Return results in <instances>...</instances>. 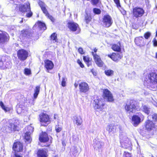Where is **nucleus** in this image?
Listing matches in <instances>:
<instances>
[{
    "label": "nucleus",
    "mask_w": 157,
    "mask_h": 157,
    "mask_svg": "<svg viewBox=\"0 0 157 157\" xmlns=\"http://www.w3.org/2000/svg\"><path fill=\"white\" fill-rule=\"evenodd\" d=\"M91 4L94 5H96L98 4L100 0H91Z\"/></svg>",
    "instance_id": "79ce46f5"
},
{
    "label": "nucleus",
    "mask_w": 157,
    "mask_h": 157,
    "mask_svg": "<svg viewBox=\"0 0 157 157\" xmlns=\"http://www.w3.org/2000/svg\"><path fill=\"white\" fill-rule=\"evenodd\" d=\"M0 105L5 111L7 112L9 110V108L6 107L2 101L0 102Z\"/></svg>",
    "instance_id": "f704fd0d"
},
{
    "label": "nucleus",
    "mask_w": 157,
    "mask_h": 157,
    "mask_svg": "<svg viewBox=\"0 0 157 157\" xmlns=\"http://www.w3.org/2000/svg\"><path fill=\"white\" fill-rule=\"evenodd\" d=\"M117 126L113 124H110L107 126L106 130L110 133H114L117 131Z\"/></svg>",
    "instance_id": "412c9836"
},
{
    "label": "nucleus",
    "mask_w": 157,
    "mask_h": 157,
    "mask_svg": "<svg viewBox=\"0 0 157 157\" xmlns=\"http://www.w3.org/2000/svg\"><path fill=\"white\" fill-rule=\"evenodd\" d=\"M156 58H157V53H156Z\"/></svg>",
    "instance_id": "69168bd1"
},
{
    "label": "nucleus",
    "mask_w": 157,
    "mask_h": 157,
    "mask_svg": "<svg viewBox=\"0 0 157 157\" xmlns=\"http://www.w3.org/2000/svg\"><path fill=\"white\" fill-rule=\"evenodd\" d=\"M140 118L137 115H134L132 118V123L134 126H136L140 122Z\"/></svg>",
    "instance_id": "b1692460"
},
{
    "label": "nucleus",
    "mask_w": 157,
    "mask_h": 157,
    "mask_svg": "<svg viewBox=\"0 0 157 157\" xmlns=\"http://www.w3.org/2000/svg\"><path fill=\"white\" fill-rule=\"evenodd\" d=\"M37 155L38 157H47L48 156L46 152L43 149L39 150Z\"/></svg>",
    "instance_id": "a878e982"
},
{
    "label": "nucleus",
    "mask_w": 157,
    "mask_h": 157,
    "mask_svg": "<svg viewBox=\"0 0 157 157\" xmlns=\"http://www.w3.org/2000/svg\"><path fill=\"white\" fill-rule=\"evenodd\" d=\"M97 50V49L96 48H95L94 49V52H96Z\"/></svg>",
    "instance_id": "680f3d73"
},
{
    "label": "nucleus",
    "mask_w": 157,
    "mask_h": 157,
    "mask_svg": "<svg viewBox=\"0 0 157 157\" xmlns=\"http://www.w3.org/2000/svg\"><path fill=\"white\" fill-rule=\"evenodd\" d=\"M39 4L44 13H46L47 10L45 7V4L41 1H39Z\"/></svg>",
    "instance_id": "c756f323"
},
{
    "label": "nucleus",
    "mask_w": 157,
    "mask_h": 157,
    "mask_svg": "<svg viewBox=\"0 0 157 157\" xmlns=\"http://www.w3.org/2000/svg\"><path fill=\"white\" fill-rule=\"evenodd\" d=\"M124 157H131V155L128 153H125V152L124 154Z\"/></svg>",
    "instance_id": "603ef678"
},
{
    "label": "nucleus",
    "mask_w": 157,
    "mask_h": 157,
    "mask_svg": "<svg viewBox=\"0 0 157 157\" xmlns=\"http://www.w3.org/2000/svg\"><path fill=\"white\" fill-rule=\"evenodd\" d=\"M40 86H36L34 90V98L36 99L38 95L39 94L40 91Z\"/></svg>",
    "instance_id": "2f4dec72"
},
{
    "label": "nucleus",
    "mask_w": 157,
    "mask_h": 157,
    "mask_svg": "<svg viewBox=\"0 0 157 157\" xmlns=\"http://www.w3.org/2000/svg\"><path fill=\"white\" fill-rule=\"evenodd\" d=\"M145 13L144 9L139 7H136L132 9V14L133 18H139L142 17Z\"/></svg>",
    "instance_id": "7ed1b4c3"
},
{
    "label": "nucleus",
    "mask_w": 157,
    "mask_h": 157,
    "mask_svg": "<svg viewBox=\"0 0 157 157\" xmlns=\"http://www.w3.org/2000/svg\"><path fill=\"white\" fill-rule=\"evenodd\" d=\"M62 129V128L61 127H59V126L56 125V130L57 132H59Z\"/></svg>",
    "instance_id": "de8ad7c7"
},
{
    "label": "nucleus",
    "mask_w": 157,
    "mask_h": 157,
    "mask_svg": "<svg viewBox=\"0 0 157 157\" xmlns=\"http://www.w3.org/2000/svg\"><path fill=\"white\" fill-rule=\"evenodd\" d=\"M105 74L108 76H111L113 75L114 71H113L110 70H107L105 71Z\"/></svg>",
    "instance_id": "473e14b6"
},
{
    "label": "nucleus",
    "mask_w": 157,
    "mask_h": 157,
    "mask_svg": "<svg viewBox=\"0 0 157 157\" xmlns=\"http://www.w3.org/2000/svg\"><path fill=\"white\" fill-rule=\"evenodd\" d=\"M11 157H22V155H20L17 153H15L14 155Z\"/></svg>",
    "instance_id": "4d7b16f0"
},
{
    "label": "nucleus",
    "mask_w": 157,
    "mask_h": 157,
    "mask_svg": "<svg viewBox=\"0 0 157 157\" xmlns=\"http://www.w3.org/2000/svg\"><path fill=\"white\" fill-rule=\"evenodd\" d=\"M114 2L116 3L117 8H119L121 7L119 0H114Z\"/></svg>",
    "instance_id": "c03bdc74"
},
{
    "label": "nucleus",
    "mask_w": 157,
    "mask_h": 157,
    "mask_svg": "<svg viewBox=\"0 0 157 157\" xmlns=\"http://www.w3.org/2000/svg\"><path fill=\"white\" fill-rule=\"evenodd\" d=\"M39 139L41 142H46L49 140V138L46 133L42 132L40 135Z\"/></svg>",
    "instance_id": "f3484780"
},
{
    "label": "nucleus",
    "mask_w": 157,
    "mask_h": 157,
    "mask_svg": "<svg viewBox=\"0 0 157 157\" xmlns=\"http://www.w3.org/2000/svg\"><path fill=\"white\" fill-rule=\"evenodd\" d=\"M78 51L79 53L81 54H84V52L83 51V49L82 48H79L78 50Z\"/></svg>",
    "instance_id": "8fccbe9b"
},
{
    "label": "nucleus",
    "mask_w": 157,
    "mask_h": 157,
    "mask_svg": "<svg viewBox=\"0 0 157 157\" xmlns=\"http://www.w3.org/2000/svg\"><path fill=\"white\" fill-rule=\"evenodd\" d=\"M111 48L114 51L120 52L121 51V44L120 43L113 44L112 45Z\"/></svg>",
    "instance_id": "bb28decb"
},
{
    "label": "nucleus",
    "mask_w": 157,
    "mask_h": 157,
    "mask_svg": "<svg viewBox=\"0 0 157 157\" xmlns=\"http://www.w3.org/2000/svg\"><path fill=\"white\" fill-rule=\"evenodd\" d=\"M44 66L47 71L48 72V71L53 69L54 67V64L52 61L46 60L44 61Z\"/></svg>",
    "instance_id": "aec40b11"
},
{
    "label": "nucleus",
    "mask_w": 157,
    "mask_h": 157,
    "mask_svg": "<svg viewBox=\"0 0 157 157\" xmlns=\"http://www.w3.org/2000/svg\"><path fill=\"white\" fill-rule=\"evenodd\" d=\"M148 79L147 83L150 86V89L155 90L157 87V75L154 73H150L148 76Z\"/></svg>",
    "instance_id": "f257e3e1"
},
{
    "label": "nucleus",
    "mask_w": 157,
    "mask_h": 157,
    "mask_svg": "<svg viewBox=\"0 0 157 157\" xmlns=\"http://www.w3.org/2000/svg\"><path fill=\"white\" fill-rule=\"evenodd\" d=\"M93 105L95 109H98L101 111L104 104L102 102L101 99L96 97L94 100Z\"/></svg>",
    "instance_id": "6e6552de"
},
{
    "label": "nucleus",
    "mask_w": 157,
    "mask_h": 157,
    "mask_svg": "<svg viewBox=\"0 0 157 157\" xmlns=\"http://www.w3.org/2000/svg\"><path fill=\"white\" fill-rule=\"evenodd\" d=\"M51 40L54 41V42H56L57 40V34L54 33H53L51 36Z\"/></svg>",
    "instance_id": "c9c22d12"
},
{
    "label": "nucleus",
    "mask_w": 157,
    "mask_h": 157,
    "mask_svg": "<svg viewBox=\"0 0 157 157\" xmlns=\"http://www.w3.org/2000/svg\"><path fill=\"white\" fill-rule=\"evenodd\" d=\"M103 25L106 27H110L112 24V20L111 17L109 15H105L103 19Z\"/></svg>",
    "instance_id": "9d476101"
},
{
    "label": "nucleus",
    "mask_w": 157,
    "mask_h": 157,
    "mask_svg": "<svg viewBox=\"0 0 157 157\" xmlns=\"http://www.w3.org/2000/svg\"><path fill=\"white\" fill-rule=\"evenodd\" d=\"M141 110L146 114L148 115L149 114L150 111V108L145 105H143L141 108Z\"/></svg>",
    "instance_id": "7c9ffc66"
},
{
    "label": "nucleus",
    "mask_w": 157,
    "mask_h": 157,
    "mask_svg": "<svg viewBox=\"0 0 157 157\" xmlns=\"http://www.w3.org/2000/svg\"><path fill=\"white\" fill-rule=\"evenodd\" d=\"M23 22V20H21V21H20V22H21H21Z\"/></svg>",
    "instance_id": "0e129e2a"
},
{
    "label": "nucleus",
    "mask_w": 157,
    "mask_h": 157,
    "mask_svg": "<svg viewBox=\"0 0 157 157\" xmlns=\"http://www.w3.org/2000/svg\"><path fill=\"white\" fill-rule=\"evenodd\" d=\"M7 34L6 33H3L0 31V42L4 43L8 40Z\"/></svg>",
    "instance_id": "5701e85b"
},
{
    "label": "nucleus",
    "mask_w": 157,
    "mask_h": 157,
    "mask_svg": "<svg viewBox=\"0 0 157 157\" xmlns=\"http://www.w3.org/2000/svg\"><path fill=\"white\" fill-rule=\"evenodd\" d=\"M73 122L77 125H79L82 124V121L80 116H75L73 117Z\"/></svg>",
    "instance_id": "393cba45"
},
{
    "label": "nucleus",
    "mask_w": 157,
    "mask_h": 157,
    "mask_svg": "<svg viewBox=\"0 0 157 157\" xmlns=\"http://www.w3.org/2000/svg\"><path fill=\"white\" fill-rule=\"evenodd\" d=\"M93 12L96 14H100L101 13V10L95 8L93 9Z\"/></svg>",
    "instance_id": "a19ab883"
},
{
    "label": "nucleus",
    "mask_w": 157,
    "mask_h": 157,
    "mask_svg": "<svg viewBox=\"0 0 157 157\" xmlns=\"http://www.w3.org/2000/svg\"><path fill=\"white\" fill-rule=\"evenodd\" d=\"M67 81V78L66 77L62 78V81L61 82V85L63 87H65L66 86V82Z\"/></svg>",
    "instance_id": "4c0bfd02"
},
{
    "label": "nucleus",
    "mask_w": 157,
    "mask_h": 157,
    "mask_svg": "<svg viewBox=\"0 0 157 157\" xmlns=\"http://www.w3.org/2000/svg\"><path fill=\"white\" fill-rule=\"evenodd\" d=\"M49 117L47 114L43 113L40 115V121L43 125L45 126V124H42V123H46L49 122Z\"/></svg>",
    "instance_id": "f8f14e48"
},
{
    "label": "nucleus",
    "mask_w": 157,
    "mask_h": 157,
    "mask_svg": "<svg viewBox=\"0 0 157 157\" xmlns=\"http://www.w3.org/2000/svg\"><path fill=\"white\" fill-rule=\"evenodd\" d=\"M28 131L26 132L31 134L34 131V128L31 125L27 127Z\"/></svg>",
    "instance_id": "e433bc0d"
},
{
    "label": "nucleus",
    "mask_w": 157,
    "mask_h": 157,
    "mask_svg": "<svg viewBox=\"0 0 157 157\" xmlns=\"http://www.w3.org/2000/svg\"><path fill=\"white\" fill-rule=\"evenodd\" d=\"M54 157H57V156H55Z\"/></svg>",
    "instance_id": "338daca9"
},
{
    "label": "nucleus",
    "mask_w": 157,
    "mask_h": 157,
    "mask_svg": "<svg viewBox=\"0 0 157 157\" xmlns=\"http://www.w3.org/2000/svg\"><path fill=\"white\" fill-rule=\"evenodd\" d=\"M27 12H28V13L26 14V16L28 17H31L33 15L32 12L30 10Z\"/></svg>",
    "instance_id": "09e8293b"
},
{
    "label": "nucleus",
    "mask_w": 157,
    "mask_h": 157,
    "mask_svg": "<svg viewBox=\"0 0 157 157\" xmlns=\"http://www.w3.org/2000/svg\"><path fill=\"white\" fill-rule=\"evenodd\" d=\"M28 32L27 30H23L21 32V34H23V36H25L27 35V33Z\"/></svg>",
    "instance_id": "3c124183"
},
{
    "label": "nucleus",
    "mask_w": 157,
    "mask_h": 157,
    "mask_svg": "<svg viewBox=\"0 0 157 157\" xmlns=\"http://www.w3.org/2000/svg\"><path fill=\"white\" fill-rule=\"evenodd\" d=\"M125 109L127 113L130 114L135 111L136 107L133 102L132 101L126 104Z\"/></svg>",
    "instance_id": "0eeeda50"
},
{
    "label": "nucleus",
    "mask_w": 157,
    "mask_h": 157,
    "mask_svg": "<svg viewBox=\"0 0 157 157\" xmlns=\"http://www.w3.org/2000/svg\"><path fill=\"white\" fill-rule=\"evenodd\" d=\"M79 65L82 68H83L84 67L83 64L82 63H80Z\"/></svg>",
    "instance_id": "13d9d810"
},
{
    "label": "nucleus",
    "mask_w": 157,
    "mask_h": 157,
    "mask_svg": "<svg viewBox=\"0 0 157 157\" xmlns=\"http://www.w3.org/2000/svg\"><path fill=\"white\" fill-rule=\"evenodd\" d=\"M92 19L91 14L90 13H86L85 15V21L86 23H88Z\"/></svg>",
    "instance_id": "c85d7f7f"
},
{
    "label": "nucleus",
    "mask_w": 157,
    "mask_h": 157,
    "mask_svg": "<svg viewBox=\"0 0 157 157\" xmlns=\"http://www.w3.org/2000/svg\"><path fill=\"white\" fill-rule=\"evenodd\" d=\"M0 68L1 69H3L4 68V67L3 66V63L2 61H0Z\"/></svg>",
    "instance_id": "5fc2aeb1"
},
{
    "label": "nucleus",
    "mask_w": 157,
    "mask_h": 157,
    "mask_svg": "<svg viewBox=\"0 0 157 157\" xmlns=\"http://www.w3.org/2000/svg\"><path fill=\"white\" fill-rule=\"evenodd\" d=\"M92 53L94 59L96 64L99 67H102L103 65V63L101 60L100 56L94 53L93 52H92Z\"/></svg>",
    "instance_id": "4468645a"
},
{
    "label": "nucleus",
    "mask_w": 157,
    "mask_h": 157,
    "mask_svg": "<svg viewBox=\"0 0 157 157\" xmlns=\"http://www.w3.org/2000/svg\"><path fill=\"white\" fill-rule=\"evenodd\" d=\"M77 63L79 64L82 62L81 60H80L79 59H78L77 60Z\"/></svg>",
    "instance_id": "bf43d9fd"
},
{
    "label": "nucleus",
    "mask_w": 157,
    "mask_h": 157,
    "mask_svg": "<svg viewBox=\"0 0 157 157\" xmlns=\"http://www.w3.org/2000/svg\"><path fill=\"white\" fill-rule=\"evenodd\" d=\"M120 142L121 146L125 148L131 145V143L128 138L127 137L126 134L123 132L120 135Z\"/></svg>",
    "instance_id": "f03ea898"
},
{
    "label": "nucleus",
    "mask_w": 157,
    "mask_h": 157,
    "mask_svg": "<svg viewBox=\"0 0 157 157\" xmlns=\"http://www.w3.org/2000/svg\"><path fill=\"white\" fill-rule=\"evenodd\" d=\"M153 45L154 46L157 47V40L155 39H154L153 40Z\"/></svg>",
    "instance_id": "6e6d98bb"
},
{
    "label": "nucleus",
    "mask_w": 157,
    "mask_h": 157,
    "mask_svg": "<svg viewBox=\"0 0 157 157\" xmlns=\"http://www.w3.org/2000/svg\"><path fill=\"white\" fill-rule=\"evenodd\" d=\"M108 56L115 61L117 62L122 57V56L118 53H113L112 54L108 55Z\"/></svg>",
    "instance_id": "dca6fc26"
},
{
    "label": "nucleus",
    "mask_w": 157,
    "mask_h": 157,
    "mask_svg": "<svg viewBox=\"0 0 157 157\" xmlns=\"http://www.w3.org/2000/svg\"><path fill=\"white\" fill-rule=\"evenodd\" d=\"M78 26V25L77 24L73 22H69L68 24V27L70 30L73 31H76Z\"/></svg>",
    "instance_id": "4be33fe9"
},
{
    "label": "nucleus",
    "mask_w": 157,
    "mask_h": 157,
    "mask_svg": "<svg viewBox=\"0 0 157 157\" xmlns=\"http://www.w3.org/2000/svg\"><path fill=\"white\" fill-rule=\"evenodd\" d=\"M83 59L86 63H88L90 61V58L88 56H84Z\"/></svg>",
    "instance_id": "49530a36"
},
{
    "label": "nucleus",
    "mask_w": 157,
    "mask_h": 157,
    "mask_svg": "<svg viewBox=\"0 0 157 157\" xmlns=\"http://www.w3.org/2000/svg\"><path fill=\"white\" fill-rule=\"evenodd\" d=\"M103 97L105 99L108 100L109 101H113V96L111 92L108 89L103 90Z\"/></svg>",
    "instance_id": "9b49d317"
},
{
    "label": "nucleus",
    "mask_w": 157,
    "mask_h": 157,
    "mask_svg": "<svg viewBox=\"0 0 157 157\" xmlns=\"http://www.w3.org/2000/svg\"><path fill=\"white\" fill-rule=\"evenodd\" d=\"M36 25H38V27L41 30H44L46 29L45 24L41 21H38L36 24Z\"/></svg>",
    "instance_id": "cd10ccee"
},
{
    "label": "nucleus",
    "mask_w": 157,
    "mask_h": 157,
    "mask_svg": "<svg viewBox=\"0 0 157 157\" xmlns=\"http://www.w3.org/2000/svg\"><path fill=\"white\" fill-rule=\"evenodd\" d=\"M93 145L94 150L100 152L104 145V143L98 139H95L93 141Z\"/></svg>",
    "instance_id": "423d86ee"
},
{
    "label": "nucleus",
    "mask_w": 157,
    "mask_h": 157,
    "mask_svg": "<svg viewBox=\"0 0 157 157\" xmlns=\"http://www.w3.org/2000/svg\"><path fill=\"white\" fill-rule=\"evenodd\" d=\"M78 84H76V83H75L74 84V86H75V87L76 88H77V87L78 86Z\"/></svg>",
    "instance_id": "052dcab7"
},
{
    "label": "nucleus",
    "mask_w": 157,
    "mask_h": 157,
    "mask_svg": "<svg viewBox=\"0 0 157 157\" xmlns=\"http://www.w3.org/2000/svg\"><path fill=\"white\" fill-rule=\"evenodd\" d=\"M75 153H73V154H75Z\"/></svg>",
    "instance_id": "774afa93"
},
{
    "label": "nucleus",
    "mask_w": 157,
    "mask_h": 157,
    "mask_svg": "<svg viewBox=\"0 0 157 157\" xmlns=\"http://www.w3.org/2000/svg\"><path fill=\"white\" fill-rule=\"evenodd\" d=\"M58 76H59V78L60 79V74H59V73L58 74Z\"/></svg>",
    "instance_id": "e2e57ef3"
},
{
    "label": "nucleus",
    "mask_w": 157,
    "mask_h": 157,
    "mask_svg": "<svg viewBox=\"0 0 157 157\" xmlns=\"http://www.w3.org/2000/svg\"><path fill=\"white\" fill-rule=\"evenodd\" d=\"M134 41L135 44L138 46H142L145 44L144 39L142 36L136 38Z\"/></svg>",
    "instance_id": "a211bd4d"
},
{
    "label": "nucleus",
    "mask_w": 157,
    "mask_h": 157,
    "mask_svg": "<svg viewBox=\"0 0 157 157\" xmlns=\"http://www.w3.org/2000/svg\"><path fill=\"white\" fill-rule=\"evenodd\" d=\"M45 14L46 16H47L52 21L54 22V18L52 16L50 15L48 13L47 11L46 13H44Z\"/></svg>",
    "instance_id": "58836bf2"
},
{
    "label": "nucleus",
    "mask_w": 157,
    "mask_h": 157,
    "mask_svg": "<svg viewBox=\"0 0 157 157\" xmlns=\"http://www.w3.org/2000/svg\"><path fill=\"white\" fill-rule=\"evenodd\" d=\"M145 127L146 130L149 132H152V133L156 130V126L155 124L151 121H147L145 122Z\"/></svg>",
    "instance_id": "39448f33"
},
{
    "label": "nucleus",
    "mask_w": 157,
    "mask_h": 157,
    "mask_svg": "<svg viewBox=\"0 0 157 157\" xmlns=\"http://www.w3.org/2000/svg\"><path fill=\"white\" fill-rule=\"evenodd\" d=\"M3 123L4 124L3 125L5 128H6L8 127V128H10L11 131H15L17 130L18 125L19 124V122L18 120H16L14 123H9V125L7 126L9 124L6 120H4L3 121Z\"/></svg>",
    "instance_id": "20e7f679"
},
{
    "label": "nucleus",
    "mask_w": 157,
    "mask_h": 157,
    "mask_svg": "<svg viewBox=\"0 0 157 157\" xmlns=\"http://www.w3.org/2000/svg\"><path fill=\"white\" fill-rule=\"evenodd\" d=\"M22 144L19 142L15 143L13 146V150L17 152L22 151L23 150Z\"/></svg>",
    "instance_id": "2eb2a0df"
},
{
    "label": "nucleus",
    "mask_w": 157,
    "mask_h": 157,
    "mask_svg": "<svg viewBox=\"0 0 157 157\" xmlns=\"http://www.w3.org/2000/svg\"><path fill=\"white\" fill-rule=\"evenodd\" d=\"M24 73L26 75H29L31 74L30 70L28 68H25L24 70Z\"/></svg>",
    "instance_id": "ea45409f"
},
{
    "label": "nucleus",
    "mask_w": 157,
    "mask_h": 157,
    "mask_svg": "<svg viewBox=\"0 0 157 157\" xmlns=\"http://www.w3.org/2000/svg\"><path fill=\"white\" fill-rule=\"evenodd\" d=\"M31 134L29 133L26 132L25 134V139L28 142H30L31 140V138L30 136Z\"/></svg>",
    "instance_id": "72a5a7b5"
},
{
    "label": "nucleus",
    "mask_w": 157,
    "mask_h": 157,
    "mask_svg": "<svg viewBox=\"0 0 157 157\" xmlns=\"http://www.w3.org/2000/svg\"><path fill=\"white\" fill-rule=\"evenodd\" d=\"M28 52L23 49L19 50L17 53V55L18 59L24 61L28 57Z\"/></svg>",
    "instance_id": "1a4fd4ad"
},
{
    "label": "nucleus",
    "mask_w": 157,
    "mask_h": 157,
    "mask_svg": "<svg viewBox=\"0 0 157 157\" xmlns=\"http://www.w3.org/2000/svg\"><path fill=\"white\" fill-rule=\"evenodd\" d=\"M80 91L82 92L86 93L89 90L88 84L85 82H82L79 85Z\"/></svg>",
    "instance_id": "ddd939ff"
},
{
    "label": "nucleus",
    "mask_w": 157,
    "mask_h": 157,
    "mask_svg": "<svg viewBox=\"0 0 157 157\" xmlns=\"http://www.w3.org/2000/svg\"><path fill=\"white\" fill-rule=\"evenodd\" d=\"M151 35V34L150 32H147L144 34V37L146 39H147L150 37Z\"/></svg>",
    "instance_id": "37998d69"
},
{
    "label": "nucleus",
    "mask_w": 157,
    "mask_h": 157,
    "mask_svg": "<svg viewBox=\"0 0 157 157\" xmlns=\"http://www.w3.org/2000/svg\"><path fill=\"white\" fill-rule=\"evenodd\" d=\"M152 118L155 121H157V114H154L152 116Z\"/></svg>",
    "instance_id": "864d4df0"
},
{
    "label": "nucleus",
    "mask_w": 157,
    "mask_h": 157,
    "mask_svg": "<svg viewBox=\"0 0 157 157\" xmlns=\"http://www.w3.org/2000/svg\"><path fill=\"white\" fill-rule=\"evenodd\" d=\"M17 111L18 113L20 114L23 112V110L21 107H17Z\"/></svg>",
    "instance_id": "a18cd8bd"
},
{
    "label": "nucleus",
    "mask_w": 157,
    "mask_h": 157,
    "mask_svg": "<svg viewBox=\"0 0 157 157\" xmlns=\"http://www.w3.org/2000/svg\"><path fill=\"white\" fill-rule=\"evenodd\" d=\"M30 4L29 3L21 5L19 7V10L22 12H29L30 10Z\"/></svg>",
    "instance_id": "6ab92c4d"
}]
</instances>
